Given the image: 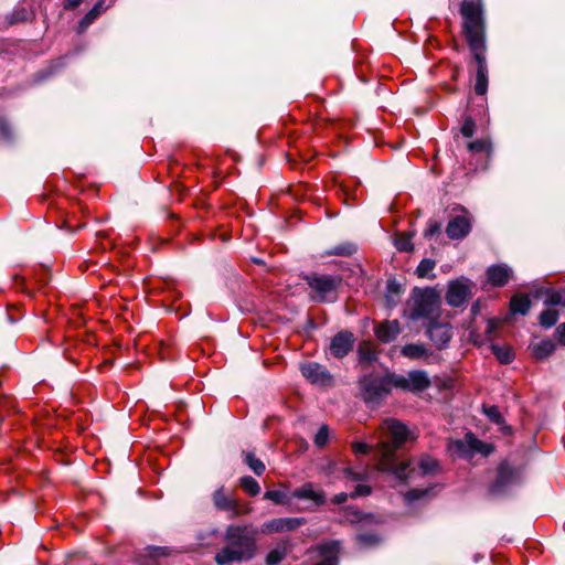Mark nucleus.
Returning <instances> with one entry per match:
<instances>
[{"mask_svg":"<svg viewBox=\"0 0 565 565\" xmlns=\"http://www.w3.org/2000/svg\"><path fill=\"white\" fill-rule=\"evenodd\" d=\"M245 463L252 469L257 476H262L265 471V465L262 460L255 457L253 452L245 455Z\"/></svg>","mask_w":565,"mask_h":565,"instance_id":"2f4dec72","label":"nucleus"},{"mask_svg":"<svg viewBox=\"0 0 565 565\" xmlns=\"http://www.w3.org/2000/svg\"><path fill=\"white\" fill-rule=\"evenodd\" d=\"M394 246L399 252H411L414 248L412 235L407 233L397 234L394 239Z\"/></svg>","mask_w":565,"mask_h":565,"instance_id":"c85d7f7f","label":"nucleus"},{"mask_svg":"<svg viewBox=\"0 0 565 565\" xmlns=\"http://www.w3.org/2000/svg\"><path fill=\"white\" fill-rule=\"evenodd\" d=\"M556 335L558 342L565 345V323H562L556 328Z\"/></svg>","mask_w":565,"mask_h":565,"instance_id":"09e8293b","label":"nucleus"},{"mask_svg":"<svg viewBox=\"0 0 565 565\" xmlns=\"http://www.w3.org/2000/svg\"><path fill=\"white\" fill-rule=\"evenodd\" d=\"M448 450L452 456L460 458H471L475 454L487 457L493 451V447L479 440L472 433H467L463 439L451 441Z\"/></svg>","mask_w":565,"mask_h":565,"instance_id":"423d86ee","label":"nucleus"},{"mask_svg":"<svg viewBox=\"0 0 565 565\" xmlns=\"http://www.w3.org/2000/svg\"><path fill=\"white\" fill-rule=\"evenodd\" d=\"M471 287L472 282L466 277L450 281L446 292L447 303L456 308L462 306L471 296Z\"/></svg>","mask_w":565,"mask_h":565,"instance_id":"1a4fd4ad","label":"nucleus"},{"mask_svg":"<svg viewBox=\"0 0 565 565\" xmlns=\"http://www.w3.org/2000/svg\"><path fill=\"white\" fill-rule=\"evenodd\" d=\"M435 266H436L435 260L429 259V258H424L420 260L419 265L416 268V275L419 278L433 279V278H435V275L431 274V271L434 270Z\"/></svg>","mask_w":565,"mask_h":565,"instance_id":"a878e982","label":"nucleus"},{"mask_svg":"<svg viewBox=\"0 0 565 565\" xmlns=\"http://www.w3.org/2000/svg\"><path fill=\"white\" fill-rule=\"evenodd\" d=\"M428 493V490H411L405 494V499L407 502H413L415 500L420 499L422 497L426 495Z\"/></svg>","mask_w":565,"mask_h":565,"instance_id":"a18cd8bd","label":"nucleus"},{"mask_svg":"<svg viewBox=\"0 0 565 565\" xmlns=\"http://www.w3.org/2000/svg\"><path fill=\"white\" fill-rule=\"evenodd\" d=\"M356 247L352 243H343L338 246H334L331 250L328 252L329 255H337V256H351L353 253H355Z\"/></svg>","mask_w":565,"mask_h":565,"instance_id":"e433bc0d","label":"nucleus"},{"mask_svg":"<svg viewBox=\"0 0 565 565\" xmlns=\"http://www.w3.org/2000/svg\"><path fill=\"white\" fill-rule=\"evenodd\" d=\"M291 497L301 500H311L318 507L326 503L324 492L316 488L311 482L305 483L294 490Z\"/></svg>","mask_w":565,"mask_h":565,"instance_id":"2eb2a0df","label":"nucleus"},{"mask_svg":"<svg viewBox=\"0 0 565 565\" xmlns=\"http://www.w3.org/2000/svg\"><path fill=\"white\" fill-rule=\"evenodd\" d=\"M409 382V392H422L430 385V381L425 371H412L407 374Z\"/></svg>","mask_w":565,"mask_h":565,"instance_id":"aec40b11","label":"nucleus"},{"mask_svg":"<svg viewBox=\"0 0 565 565\" xmlns=\"http://www.w3.org/2000/svg\"><path fill=\"white\" fill-rule=\"evenodd\" d=\"M494 328H495V322L493 320H490L488 322V330L487 331L488 332H492Z\"/></svg>","mask_w":565,"mask_h":565,"instance_id":"5fc2aeb1","label":"nucleus"},{"mask_svg":"<svg viewBox=\"0 0 565 565\" xmlns=\"http://www.w3.org/2000/svg\"><path fill=\"white\" fill-rule=\"evenodd\" d=\"M353 344V333L349 331H341L332 338L330 352L335 358H343L352 350Z\"/></svg>","mask_w":565,"mask_h":565,"instance_id":"9b49d317","label":"nucleus"},{"mask_svg":"<svg viewBox=\"0 0 565 565\" xmlns=\"http://www.w3.org/2000/svg\"><path fill=\"white\" fill-rule=\"evenodd\" d=\"M380 441L375 448L377 469L393 473L398 480L404 481L415 473V468L409 469V462H397L396 450L407 440L408 429L399 420L388 418L383 422L379 430Z\"/></svg>","mask_w":565,"mask_h":565,"instance_id":"f03ea898","label":"nucleus"},{"mask_svg":"<svg viewBox=\"0 0 565 565\" xmlns=\"http://www.w3.org/2000/svg\"><path fill=\"white\" fill-rule=\"evenodd\" d=\"M544 303L546 306H558L562 305L565 307V295L555 290H547Z\"/></svg>","mask_w":565,"mask_h":565,"instance_id":"72a5a7b5","label":"nucleus"},{"mask_svg":"<svg viewBox=\"0 0 565 565\" xmlns=\"http://www.w3.org/2000/svg\"><path fill=\"white\" fill-rule=\"evenodd\" d=\"M427 334L437 349L446 348L452 338V328L449 322L433 321L427 328Z\"/></svg>","mask_w":565,"mask_h":565,"instance_id":"9d476101","label":"nucleus"},{"mask_svg":"<svg viewBox=\"0 0 565 565\" xmlns=\"http://www.w3.org/2000/svg\"><path fill=\"white\" fill-rule=\"evenodd\" d=\"M328 440H329V428L327 425H323L317 431L313 441L317 447L321 448L327 445Z\"/></svg>","mask_w":565,"mask_h":565,"instance_id":"58836bf2","label":"nucleus"},{"mask_svg":"<svg viewBox=\"0 0 565 565\" xmlns=\"http://www.w3.org/2000/svg\"><path fill=\"white\" fill-rule=\"evenodd\" d=\"M484 414L495 424H501L503 422L502 415L497 406H488L483 407Z\"/></svg>","mask_w":565,"mask_h":565,"instance_id":"ea45409f","label":"nucleus"},{"mask_svg":"<svg viewBox=\"0 0 565 565\" xmlns=\"http://www.w3.org/2000/svg\"><path fill=\"white\" fill-rule=\"evenodd\" d=\"M307 284L315 292L312 299L319 302L333 301L342 279L338 276L312 274L305 277Z\"/></svg>","mask_w":565,"mask_h":565,"instance_id":"39448f33","label":"nucleus"},{"mask_svg":"<svg viewBox=\"0 0 565 565\" xmlns=\"http://www.w3.org/2000/svg\"><path fill=\"white\" fill-rule=\"evenodd\" d=\"M439 231H440V224L436 221H429L426 230L424 231V236L433 237L434 235L438 234Z\"/></svg>","mask_w":565,"mask_h":565,"instance_id":"c03bdc74","label":"nucleus"},{"mask_svg":"<svg viewBox=\"0 0 565 565\" xmlns=\"http://www.w3.org/2000/svg\"><path fill=\"white\" fill-rule=\"evenodd\" d=\"M371 487L366 484H358L353 492L350 493V498L355 499L358 497H365L371 493Z\"/></svg>","mask_w":565,"mask_h":565,"instance_id":"37998d69","label":"nucleus"},{"mask_svg":"<svg viewBox=\"0 0 565 565\" xmlns=\"http://www.w3.org/2000/svg\"><path fill=\"white\" fill-rule=\"evenodd\" d=\"M302 375L313 384L326 385L331 376L327 370L318 363L307 362L300 367Z\"/></svg>","mask_w":565,"mask_h":565,"instance_id":"4468645a","label":"nucleus"},{"mask_svg":"<svg viewBox=\"0 0 565 565\" xmlns=\"http://www.w3.org/2000/svg\"><path fill=\"white\" fill-rule=\"evenodd\" d=\"M284 518L274 519L263 524L262 531L264 533H278L282 532Z\"/></svg>","mask_w":565,"mask_h":565,"instance_id":"4c0bfd02","label":"nucleus"},{"mask_svg":"<svg viewBox=\"0 0 565 565\" xmlns=\"http://www.w3.org/2000/svg\"><path fill=\"white\" fill-rule=\"evenodd\" d=\"M491 349L495 358L500 361V363L508 364L512 362L514 359V353L512 349L508 345H492Z\"/></svg>","mask_w":565,"mask_h":565,"instance_id":"bb28decb","label":"nucleus"},{"mask_svg":"<svg viewBox=\"0 0 565 565\" xmlns=\"http://www.w3.org/2000/svg\"><path fill=\"white\" fill-rule=\"evenodd\" d=\"M460 14L466 40L477 62L475 93L483 97L487 94L489 81L484 56V22L481 6L473 1H463L460 7Z\"/></svg>","mask_w":565,"mask_h":565,"instance_id":"f257e3e1","label":"nucleus"},{"mask_svg":"<svg viewBox=\"0 0 565 565\" xmlns=\"http://www.w3.org/2000/svg\"><path fill=\"white\" fill-rule=\"evenodd\" d=\"M558 320V312L555 309H546L540 315V324L544 328L553 327Z\"/></svg>","mask_w":565,"mask_h":565,"instance_id":"7c9ffc66","label":"nucleus"},{"mask_svg":"<svg viewBox=\"0 0 565 565\" xmlns=\"http://www.w3.org/2000/svg\"><path fill=\"white\" fill-rule=\"evenodd\" d=\"M471 231V221L467 215H457L448 222L446 234L450 239H462Z\"/></svg>","mask_w":565,"mask_h":565,"instance_id":"f8f14e48","label":"nucleus"},{"mask_svg":"<svg viewBox=\"0 0 565 565\" xmlns=\"http://www.w3.org/2000/svg\"><path fill=\"white\" fill-rule=\"evenodd\" d=\"M225 540L228 545L221 548L215 555V562L218 565L249 561L255 555V539L248 534L246 526L230 525L225 532Z\"/></svg>","mask_w":565,"mask_h":565,"instance_id":"7ed1b4c3","label":"nucleus"},{"mask_svg":"<svg viewBox=\"0 0 565 565\" xmlns=\"http://www.w3.org/2000/svg\"><path fill=\"white\" fill-rule=\"evenodd\" d=\"M401 353L411 360L426 359L431 355L429 350L422 343L406 344L402 348Z\"/></svg>","mask_w":565,"mask_h":565,"instance_id":"412c9836","label":"nucleus"},{"mask_svg":"<svg viewBox=\"0 0 565 565\" xmlns=\"http://www.w3.org/2000/svg\"><path fill=\"white\" fill-rule=\"evenodd\" d=\"M115 3V0H111L108 4H106V0H98L94 7L81 19L78 22V33H83L87 30V28L108 8H110Z\"/></svg>","mask_w":565,"mask_h":565,"instance_id":"a211bd4d","label":"nucleus"},{"mask_svg":"<svg viewBox=\"0 0 565 565\" xmlns=\"http://www.w3.org/2000/svg\"><path fill=\"white\" fill-rule=\"evenodd\" d=\"M520 481L519 471L508 461H502L497 469L495 479L490 483L488 490L491 495L503 494L511 486Z\"/></svg>","mask_w":565,"mask_h":565,"instance_id":"6e6552de","label":"nucleus"},{"mask_svg":"<svg viewBox=\"0 0 565 565\" xmlns=\"http://www.w3.org/2000/svg\"><path fill=\"white\" fill-rule=\"evenodd\" d=\"M344 476L349 479H352V480H362L365 478V473L364 472H355L353 469L351 468H347L344 469Z\"/></svg>","mask_w":565,"mask_h":565,"instance_id":"de8ad7c7","label":"nucleus"},{"mask_svg":"<svg viewBox=\"0 0 565 565\" xmlns=\"http://www.w3.org/2000/svg\"><path fill=\"white\" fill-rule=\"evenodd\" d=\"M418 468L422 475H431L437 471L438 462L430 456H423L418 461Z\"/></svg>","mask_w":565,"mask_h":565,"instance_id":"cd10ccee","label":"nucleus"},{"mask_svg":"<svg viewBox=\"0 0 565 565\" xmlns=\"http://www.w3.org/2000/svg\"><path fill=\"white\" fill-rule=\"evenodd\" d=\"M386 380L388 382L390 390L392 387H396L403 391H409V382L407 381V376L392 374L387 375Z\"/></svg>","mask_w":565,"mask_h":565,"instance_id":"473e14b6","label":"nucleus"},{"mask_svg":"<svg viewBox=\"0 0 565 565\" xmlns=\"http://www.w3.org/2000/svg\"><path fill=\"white\" fill-rule=\"evenodd\" d=\"M352 450L356 455H364L370 451V446L362 441H356L352 444Z\"/></svg>","mask_w":565,"mask_h":565,"instance_id":"49530a36","label":"nucleus"},{"mask_svg":"<svg viewBox=\"0 0 565 565\" xmlns=\"http://www.w3.org/2000/svg\"><path fill=\"white\" fill-rule=\"evenodd\" d=\"M82 2L83 0H64L63 6L66 10H73L77 8Z\"/></svg>","mask_w":565,"mask_h":565,"instance_id":"3c124183","label":"nucleus"},{"mask_svg":"<svg viewBox=\"0 0 565 565\" xmlns=\"http://www.w3.org/2000/svg\"><path fill=\"white\" fill-rule=\"evenodd\" d=\"M318 551L322 557V561H320L316 565H338V553H339V543L338 542H329L326 544H321L318 547Z\"/></svg>","mask_w":565,"mask_h":565,"instance_id":"6ab92c4d","label":"nucleus"},{"mask_svg":"<svg viewBox=\"0 0 565 565\" xmlns=\"http://www.w3.org/2000/svg\"><path fill=\"white\" fill-rule=\"evenodd\" d=\"M242 489L249 495H257L260 491L258 482L250 476H245L239 480Z\"/></svg>","mask_w":565,"mask_h":565,"instance_id":"c756f323","label":"nucleus"},{"mask_svg":"<svg viewBox=\"0 0 565 565\" xmlns=\"http://www.w3.org/2000/svg\"><path fill=\"white\" fill-rule=\"evenodd\" d=\"M303 524V519L284 518L282 532L291 531Z\"/></svg>","mask_w":565,"mask_h":565,"instance_id":"79ce46f5","label":"nucleus"},{"mask_svg":"<svg viewBox=\"0 0 565 565\" xmlns=\"http://www.w3.org/2000/svg\"><path fill=\"white\" fill-rule=\"evenodd\" d=\"M475 131H476L475 120L471 117L465 118L463 124L461 126V134L465 137L470 138L473 136Z\"/></svg>","mask_w":565,"mask_h":565,"instance_id":"a19ab883","label":"nucleus"},{"mask_svg":"<svg viewBox=\"0 0 565 565\" xmlns=\"http://www.w3.org/2000/svg\"><path fill=\"white\" fill-rule=\"evenodd\" d=\"M440 307V297L433 288H415L407 302L405 315L409 320H433Z\"/></svg>","mask_w":565,"mask_h":565,"instance_id":"20e7f679","label":"nucleus"},{"mask_svg":"<svg viewBox=\"0 0 565 565\" xmlns=\"http://www.w3.org/2000/svg\"><path fill=\"white\" fill-rule=\"evenodd\" d=\"M401 333L398 320H384L375 328V335L382 343L394 341Z\"/></svg>","mask_w":565,"mask_h":565,"instance_id":"dca6fc26","label":"nucleus"},{"mask_svg":"<svg viewBox=\"0 0 565 565\" xmlns=\"http://www.w3.org/2000/svg\"><path fill=\"white\" fill-rule=\"evenodd\" d=\"M358 354L361 363H370L376 360L377 351L371 341H363L359 345Z\"/></svg>","mask_w":565,"mask_h":565,"instance_id":"5701e85b","label":"nucleus"},{"mask_svg":"<svg viewBox=\"0 0 565 565\" xmlns=\"http://www.w3.org/2000/svg\"><path fill=\"white\" fill-rule=\"evenodd\" d=\"M348 498H350V494L347 492H340L332 498V502L334 504H342L348 500Z\"/></svg>","mask_w":565,"mask_h":565,"instance_id":"8fccbe9b","label":"nucleus"},{"mask_svg":"<svg viewBox=\"0 0 565 565\" xmlns=\"http://www.w3.org/2000/svg\"><path fill=\"white\" fill-rule=\"evenodd\" d=\"M213 503L217 510L230 511L234 516L242 514L238 503L235 499L230 498L225 494L224 488L217 489L213 493Z\"/></svg>","mask_w":565,"mask_h":565,"instance_id":"f3484780","label":"nucleus"},{"mask_svg":"<svg viewBox=\"0 0 565 565\" xmlns=\"http://www.w3.org/2000/svg\"><path fill=\"white\" fill-rule=\"evenodd\" d=\"M286 555H287L286 547L274 548L267 554L266 564L267 565H277L286 557Z\"/></svg>","mask_w":565,"mask_h":565,"instance_id":"c9c22d12","label":"nucleus"},{"mask_svg":"<svg viewBox=\"0 0 565 565\" xmlns=\"http://www.w3.org/2000/svg\"><path fill=\"white\" fill-rule=\"evenodd\" d=\"M531 308V300L526 295H514L510 300L512 313L526 315Z\"/></svg>","mask_w":565,"mask_h":565,"instance_id":"4be33fe9","label":"nucleus"},{"mask_svg":"<svg viewBox=\"0 0 565 565\" xmlns=\"http://www.w3.org/2000/svg\"><path fill=\"white\" fill-rule=\"evenodd\" d=\"M264 499L273 501L275 504H286L289 501L287 493L281 490L266 491L264 494Z\"/></svg>","mask_w":565,"mask_h":565,"instance_id":"f704fd0d","label":"nucleus"},{"mask_svg":"<svg viewBox=\"0 0 565 565\" xmlns=\"http://www.w3.org/2000/svg\"><path fill=\"white\" fill-rule=\"evenodd\" d=\"M361 394L365 403L376 405L390 393L386 376L365 375L360 380Z\"/></svg>","mask_w":565,"mask_h":565,"instance_id":"0eeeda50","label":"nucleus"},{"mask_svg":"<svg viewBox=\"0 0 565 565\" xmlns=\"http://www.w3.org/2000/svg\"><path fill=\"white\" fill-rule=\"evenodd\" d=\"M555 351V344L551 340H543L533 347V355L537 360H544Z\"/></svg>","mask_w":565,"mask_h":565,"instance_id":"393cba45","label":"nucleus"},{"mask_svg":"<svg viewBox=\"0 0 565 565\" xmlns=\"http://www.w3.org/2000/svg\"><path fill=\"white\" fill-rule=\"evenodd\" d=\"M468 150L472 154H482L484 158H489L492 153V145L488 139H479L469 142Z\"/></svg>","mask_w":565,"mask_h":565,"instance_id":"b1692460","label":"nucleus"},{"mask_svg":"<svg viewBox=\"0 0 565 565\" xmlns=\"http://www.w3.org/2000/svg\"><path fill=\"white\" fill-rule=\"evenodd\" d=\"M388 290L393 291L395 294H398L399 292V286L395 281H390L388 282Z\"/></svg>","mask_w":565,"mask_h":565,"instance_id":"864d4df0","label":"nucleus"},{"mask_svg":"<svg viewBox=\"0 0 565 565\" xmlns=\"http://www.w3.org/2000/svg\"><path fill=\"white\" fill-rule=\"evenodd\" d=\"M513 276V270L505 264L492 265L487 269V280L493 287L505 286Z\"/></svg>","mask_w":565,"mask_h":565,"instance_id":"ddd939ff","label":"nucleus"},{"mask_svg":"<svg viewBox=\"0 0 565 565\" xmlns=\"http://www.w3.org/2000/svg\"><path fill=\"white\" fill-rule=\"evenodd\" d=\"M26 17H28V13L24 10H22V11L17 10L13 13V22L23 21L26 19Z\"/></svg>","mask_w":565,"mask_h":565,"instance_id":"603ef678","label":"nucleus"}]
</instances>
